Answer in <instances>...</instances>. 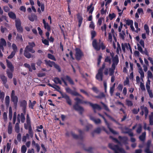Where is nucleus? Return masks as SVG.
<instances>
[{
    "mask_svg": "<svg viewBox=\"0 0 153 153\" xmlns=\"http://www.w3.org/2000/svg\"><path fill=\"white\" fill-rule=\"evenodd\" d=\"M92 126L91 124L88 125L85 127L86 131H88L89 129L91 128H92Z\"/></svg>",
    "mask_w": 153,
    "mask_h": 153,
    "instance_id": "60",
    "label": "nucleus"
},
{
    "mask_svg": "<svg viewBox=\"0 0 153 153\" xmlns=\"http://www.w3.org/2000/svg\"><path fill=\"white\" fill-rule=\"evenodd\" d=\"M0 77L1 79L2 80L3 83L4 84H6L7 82V77L5 76L4 75L2 74L0 75Z\"/></svg>",
    "mask_w": 153,
    "mask_h": 153,
    "instance_id": "20",
    "label": "nucleus"
},
{
    "mask_svg": "<svg viewBox=\"0 0 153 153\" xmlns=\"http://www.w3.org/2000/svg\"><path fill=\"white\" fill-rule=\"evenodd\" d=\"M144 28L146 30V33L149 34V27L147 25L145 24L144 26Z\"/></svg>",
    "mask_w": 153,
    "mask_h": 153,
    "instance_id": "47",
    "label": "nucleus"
},
{
    "mask_svg": "<svg viewBox=\"0 0 153 153\" xmlns=\"http://www.w3.org/2000/svg\"><path fill=\"white\" fill-rule=\"evenodd\" d=\"M8 132L9 134H10L12 132V126L10 122L9 123V125L7 128Z\"/></svg>",
    "mask_w": 153,
    "mask_h": 153,
    "instance_id": "33",
    "label": "nucleus"
},
{
    "mask_svg": "<svg viewBox=\"0 0 153 153\" xmlns=\"http://www.w3.org/2000/svg\"><path fill=\"white\" fill-rule=\"evenodd\" d=\"M126 104L128 106H131L133 105V103L131 101L127 100H126Z\"/></svg>",
    "mask_w": 153,
    "mask_h": 153,
    "instance_id": "58",
    "label": "nucleus"
},
{
    "mask_svg": "<svg viewBox=\"0 0 153 153\" xmlns=\"http://www.w3.org/2000/svg\"><path fill=\"white\" fill-rule=\"evenodd\" d=\"M65 79L69 82L72 85L74 84V81L68 75L66 76H65Z\"/></svg>",
    "mask_w": 153,
    "mask_h": 153,
    "instance_id": "26",
    "label": "nucleus"
},
{
    "mask_svg": "<svg viewBox=\"0 0 153 153\" xmlns=\"http://www.w3.org/2000/svg\"><path fill=\"white\" fill-rule=\"evenodd\" d=\"M76 54L75 55L76 59L78 60H79L81 57L83 56V54L81 50L79 48H76L75 49Z\"/></svg>",
    "mask_w": 153,
    "mask_h": 153,
    "instance_id": "3",
    "label": "nucleus"
},
{
    "mask_svg": "<svg viewBox=\"0 0 153 153\" xmlns=\"http://www.w3.org/2000/svg\"><path fill=\"white\" fill-rule=\"evenodd\" d=\"M151 143V141L149 140L148 141L145 150V152L146 153H152L153 152L150 150V147Z\"/></svg>",
    "mask_w": 153,
    "mask_h": 153,
    "instance_id": "6",
    "label": "nucleus"
},
{
    "mask_svg": "<svg viewBox=\"0 0 153 153\" xmlns=\"http://www.w3.org/2000/svg\"><path fill=\"white\" fill-rule=\"evenodd\" d=\"M11 101L13 102L14 106L16 108L18 102V98L15 95V92L14 90L12 91L11 96Z\"/></svg>",
    "mask_w": 153,
    "mask_h": 153,
    "instance_id": "2",
    "label": "nucleus"
},
{
    "mask_svg": "<svg viewBox=\"0 0 153 153\" xmlns=\"http://www.w3.org/2000/svg\"><path fill=\"white\" fill-rule=\"evenodd\" d=\"M101 128L100 127H98L94 130V132L97 134H99L101 133Z\"/></svg>",
    "mask_w": 153,
    "mask_h": 153,
    "instance_id": "43",
    "label": "nucleus"
},
{
    "mask_svg": "<svg viewBox=\"0 0 153 153\" xmlns=\"http://www.w3.org/2000/svg\"><path fill=\"white\" fill-rule=\"evenodd\" d=\"M62 97L65 98L66 101L70 105H72L71 101L69 97L65 94H62Z\"/></svg>",
    "mask_w": 153,
    "mask_h": 153,
    "instance_id": "10",
    "label": "nucleus"
},
{
    "mask_svg": "<svg viewBox=\"0 0 153 153\" xmlns=\"http://www.w3.org/2000/svg\"><path fill=\"white\" fill-rule=\"evenodd\" d=\"M16 27L21 26V22L20 20L19 19H16L15 21Z\"/></svg>",
    "mask_w": 153,
    "mask_h": 153,
    "instance_id": "41",
    "label": "nucleus"
},
{
    "mask_svg": "<svg viewBox=\"0 0 153 153\" xmlns=\"http://www.w3.org/2000/svg\"><path fill=\"white\" fill-rule=\"evenodd\" d=\"M74 100L76 101L75 103L76 104H82L83 101L82 100L80 99L78 97H76L74 99Z\"/></svg>",
    "mask_w": 153,
    "mask_h": 153,
    "instance_id": "32",
    "label": "nucleus"
},
{
    "mask_svg": "<svg viewBox=\"0 0 153 153\" xmlns=\"http://www.w3.org/2000/svg\"><path fill=\"white\" fill-rule=\"evenodd\" d=\"M15 131L16 133H18L19 132L20 127L19 123H16L15 127Z\"/></svg>",
    "mask_w": 153,
    "mask_h": 153,
    "instance_id": "31",
    "label": "nucleus"
},
{
    "mask_svg": "<svg viewBox=\"0 0 153 153\" xmlns=\"http://www.w3.org/2000/svg\"><path fill=\"white\" fill-rule=\"evenodd\" d=\"M5 103L7 107H8L10 104V97L8 96H6L5 98Z\"/></svg>",
    "mask_w": 153,
    "mask_h": 153,
    "instance_id": "29",
    "label": "nucleus"
},
{
    "mask_svg": "<svg viewBox=\"0 0 153 153\" xmlns=\"http://www.w3.org/2000/svg\"><path fill=\"white\" fill-rule=\"evenodd\" d=\"M54 85L56 86V88L55 89L57 91H58L60 93L62 96V94H63L61 91H59L60 88L59 86L56 85Z\"/></svg>",
    "mask_w": 153,
    "mask_h": 153,
    "instance_id": "52",
    "label": "nucleus"
},
{
    "mask_svg": "<svg viewBox=\"0 0 153 153\" xmlns=\"http://www.w3.org/2000/svg\"><path fill=\"white\" fill-rule=\"evenodd\" d=\"M53 66L56 68L60 72L61 71V70L59 66L58 65L56 64L55 62Z\"/></svg>",
    "mask_w": 153,
    "mask_h": 153,
    "instance_id": "62",
    "label": "nucleus"
},
{
    "mask_svg": "<svg viewBox=\"0 0 153 153\" xmlns=\"http://www.w3.org/2000/svg\"><path fill=\"white\" fill-rule=\"evenodd\" d=\"M92 45L94 48L97 51H99L100 48V46H98L97 43V41L94 39L92 42Z\"/></svg>",
    "mask_w": 153,
    "mask_h": 153,
    "instance_id": "14",
    "label": "nucleus"
},
{
    "mask_svg": "<svg viewBox=\"0 0 153 153\" xmlns=\"http://www.w3.org/2000/svg\"><path fill=\"white\" fill-rule=\"evenodd\" d=\"M8 15L9 17L13 19H15L16 18V16L15 13L12 12L8 13Z\"/></svg>",
    "mask_w": 153,
    "mask_h": 153,
    "instance_id": "30",
    "label": "nucleus"
},
{
    "mask_svg": "<svg viewBox=\"0 0 153 153\" xmlns=\"http://www.w3.org/2000/svg\"><path fill=\"white\" fill-rule=\"evenodd\" d=\"M146 134L145 132L143 133L139 137V139L141 141L144 142L146 139Z\"/></svg>",
    "mask_w": 153,
    "mask_h": 153,
    "instance_id": "19",
    "label": "nucleus"
},
{
    "mask_svg": "<svg viewBox=\"0 0 153 153\" xmlns=\"http://www.w3.org/2000/svg\"><path fill=\"white\" fill-rule=\"evenodd\" d=\"M29 52V51L25 50L24 53V54L25 56L28 59L31 57V55Z\"/></svg>",
    "mask_w": 153,
    "mask_h": 153,
    "instance_id": "24",
    "label": "nucleus"
},
{
    "mask_svg": "<svg viewBox=\"0 0 153 153\" xmlns=\"http://www.w3.org/2000/svg\"><path fill=\"white\" fill-rule=\"evenodd\" d=\"M119 138L120 141L125 144L128 143L127 141L128 140V138L126 137H122L120 136L119 137Z\"/></svg>",
    "mask_w": 153,
    "mask_h": 153,
    "instance_id": "13",
    "label": "nucleus"
},
{
    "mask_svg": "<svg viewBox=\"0 0 153 153\" xmlns=\"http://www.w3.org/2000/svg\"><path fill=\"white\" fill-rule=\"evenodd\" d=\"M29 20L32 22H33L35 20L37 19V16L35 14H32L31 16L28 17Z\"/></svg>",
    "mask_w": 153,
    "mask_h": 153,
    "instance_id": "28",
    "label": "nucleus"
},
{
    "mask_svg": "<svg viewBox=\"0 0 153 153\" xmlns=\"http://www.w3.org/2000/svg\"><path fill=\"white\" fill-rule=\"evenodd\" d=\"M90 119L93 121L96 124H100L101 123V120L100 119H96L94 117L91 115L89 116Z\"/></svg>",
    "mask_w": 153,
    "mask_h": 153,
    "instance_id": "9",
    "label": "nucleus"
},
{
    "mask_svg": "<svg viewBox=\"0 0 153 153\" xmlns=\"http://www.w3.org/2000/svg\"><path fill=\"white\" fill-rule=\"evenodd\" d=\"M8 77L10 79H11L13 77V74L12 73L9 72V71H7Z\"/></svg>",
    "mask_w": 153,
    "mask_h": 153,
    "instance_id": "57",
    "label": "nucleus"
},
{
    "mask_svg": "<svg viewBox=\"0 0 153 153\" xmlns=\"http://www.w3.org/2000/svg\"><path fill=\"white\" fill-rule=\"evenodd\" d=\"M4 96V94L3 92H0V99L1 100L2 102H3Z\"/></svg>",
    "mask_w": 153,
    "mask_h": 153,
    "instance_id": "48",
    "label": "nucleus"
},
{
    "mask_svg": "<svg viewBox=\"0 0 153 153\" xmlns=\"http://www.w3.org/2000/svg\"><path fill=\"white\" fill-rule=\"evenodd\" d=\"M149 124L151 125H153V112L151 113L149 116Z\"/></svg>",
    "mask_w": 153,
    "mask_h": 153,
    "instance_id": "21",
    "label": "nucleus"
},
{
    "mask_svg": "<svg viewBox=\"0 0 153 153\" xmlns=\"http://www.w3.org/2000/svg\"><path fill=\"white\" fill-rule=\"evenodd\" d=\"M53 81L56 84H59L61 85L62 84L61 81L58 77H55L53 79Z\"/></svg>",
    "mask_w": 153,
    "mask_h": 153,
    "instance_id": "34",
    "label": "nucleus"
},
{
    "mask_svg": "<svg viewBox=\"0 0 153 153\" xmlns=\"http://www.w3.org/2000/svg\"><path fill=\"white\" fill-rule=\"evenodd\" d=\"M12 47L13 49V52L16 53L17 50V48L16 45L14 44H13L12 45Z\"/></svg>",
    "mask_w": 153,
    "mask_h": 153,
    "instance_id": "51",
    "label": "nucleus"
},
{
    "mask_svg": "<svg viewBox=\"0 0 153 153\" xmlns=\"http://www.w3.org/2000/svg\"><path fill=\"white\" fill-rule=\"evenodd\" d=\"M79 132L80 133V135L79 136L76 134L75 133L72 132H71V134L74 138L75 139H78L79 138H80V139H82V137H81V134L82 133V131L81 130H79Z\"/></svg>",
    "mask_w": 153,
    "mask_h": 153,
    "instance_id": "12",
    "label": "nucleus"
},
{
    "mask_svg": "<svg viewBox=\"0 0 153 153\" xmlns=\"http://www.w3.org/2000/svg\"><path fill=\"white\" fill-rule=\"evenodd\" d=\"M77 17L78 20L79 22L78 26L79 27H80L82 23L83 19L82 18V16L80 15V14L79 13H78L77 14Z\"/></svg>",
    "mask_w": 153,
    "mask_h": 153,
    "instance_id": "15",
    "label": "nucleus"
},
{
    "mask_svg": "<svg viewBox=\"0 0 153 153\" xmlns=\"http://www.w3.org/2000/svg\"><path fill=\"white\" fill-rule=\"evenodd\" d=\"M137 49H138V50L141 53L143 54V49H142V48L140 46V45L138 44H137Z\"/></svg>",
    "mask_w": 153,
    "mask_h": 153,
    "instance_id": "59",
    "label": "nucleus"
},
{
    "mask_svg": "<svg viewBox=\"0 0 153 153\" xmlns=\"http://www.w3.org/2000/svg\"><path fill=\"white\" fill-rule=\"evenodd\" d=\"M103 72L98 71V72L97 74L96 78L99 81H102L103 79Z\"/></svg>",
    "mask_w": 153,
    "mask_h": 153,
    "instance_id": "8",
    "label": "nucleus"
},
{
    "mask_svg": "<svg viewBox=\"0 0 153 153\" xmlns=\"http://www.w3.org/2000/svg\"><path fill=\"white\" fill-rule=\"evenodd\" d=\"M29 133L30 135V137L31 138H32L33 136V132L32 131V130L31 128V126L29 125Z\"/></svg>",
    "mask_w": 153,
    "mask_h": 153,
    "instance_id": "38",
    "label": "nucleus"
},
{
    "mask_svg": "<svg viewBox=\"0 0 153 153\" xmlns=\"http://www.w3.org/2000/svg\"><path fill=\"white\" fill-rule=\"evenodd\" d=\"M17 31L19 32H22V31L23 29L21 26L16 27Z\"/></svg>",
    "mask_w": 153,
    "mask_h": 153,
    "instance_id": "64",
    "label": "nucleus"
},
{
    "mask_svg": "<svg viewBox=\"0 0 153 153\" xmlns=\"http://www.w3.org/2000/svg\"><path fill=\"white\" fill-rule=\"evenodd\" d=\"M71 94L74 96H79L80 97H81L82 99H84V98L81 95H80L76 92L73 91Z\"/></svg>",
    "mask_w": 153,
    "mask_h": 153,
    "instance_id": "46",
    "label": "nucleus"
},
{
    "mask_svg": "<svg viewBox=\"0 0 153 153\" xmlns=\"http://www.w3.org/2000/svg\"><path fill=\"white\" fill-rule=\"evenodd\" d=\"M48 57L50 59H51L54 61H56V59L54 56L51 54L48 53Z\"/></svg>",
    "mask_w": 153,
    "mask_h": 153,
    "instance_id": "42",
    "label": "nucleus"
},
{
    "mask_svg": "<svg viewBox=\"0 0 153 153\" xmlns=\"http://www.w3.org/2000/svg\"><path fill=\"white\" fill-rule=\"evenodd\" d=\"M21 122L23 123L24 122L25 120V116L23 113H21Z\"/></svg>",
    "mask_w": 153,
    "mask_h": 153,
    "instance_id": "55",
    "label": "nucleus"
},
{
    "mask_svg": "<svg viewBox=\"0 0 153 153\" xmlns=\"http://www.w3.org/2000/svg\"><path fill=\"white\" fill-rule=\"evenodd\" d=\"M91 38L93 39L96 36V32L94 30H92L91 31Z\"/></svg>",
    "mask_w": 153,
    "mask_h": 153,
    "instance_id": "50",
    "label": "nucleus"
},
{
    "mask_svg": "<svg viewBox=\"0 0 153 153\" xmlns=\"http://www.w3.org/2000/svg\"><path fill=\"white\" fill-rule=\"evenodd\" d=\"M138 69V72L140 74L141 76V78H142V79L143 80V78L144 76V73L143 72L142 68H139Z\"/></svg>",
    "mask_w": 153,
    "mask_h": 153,
    "instance_id": "35",
    "label": "nucleus"
},
{
    "mask_svg": "<svg viewBox=\"0 0 153 153\" xmlns=\"http://www.w3.org/2000/svg\"><path fill=\"white\" fill-rule=\"evenodd\" d=\"M27 148L26 146L23 145L22 146L21 149V152L22 153H25L26 151Z\"/></svg>",
    "mask_w": 153,
    "mask_h": 153,
    "instance_id": "39",
    "label": "nucleus"
},
{
    "mask_svg": "<svg viewBox=\"0 0 153 153\" xmlns=\"http://www.w3.org/2000/svg\"><path fill=\"white\" fill-rule=\"evenodd\" d=\"M126 23L128 25H131L133 24V21L132 20H127L126 21Z\"/></svg>",
    "mask_w": 153,
    "mask_h": 153,
    "instance_id": "56",
    "label": "nucleus"
},
{
    "mask_svg": "<svg viewBox=\"0 0 153 153\" xmlns=\"http://www.w3.org/2000/svg\"><path fill=\"white\" fill-rule=\"evenodd\" d=\"M6 42L4 39L1 38L0 40V48L2 51L4 50V46L6 45Z\"/></svg>",
    "mask_w": 153,
    "mask_h": 153,
    "instance_id": "11",
    "label": "nucleus"
},
{
    "mask_svg": "<svg viewBox=\"0 0 153 153\" xmlns=\"http://www.w3.org/2000/svg\"><path fill=\"white\" fill-rule=\"evenodd\" d=\"M42 42L45 44V45H49V42L48 40H47L46 39H42Z\"/></svg>",
    "mask_w": 153,
    "mask_h": 153,
    "instance_id": "63",
    "label": "nucleus"
},
{
    "mask_svg": "<svg viewBox=\"0 0 153 153\" xmlns=\"http://www.w3.org/2000/svg\"><path fill=\"white\" fill-rule=\"evenodd\" d=\"M25 50L32 53H34L35 52V51L33 49L32 47L29 46L28 45L26 47Z\"/></svg>",
    "mask_w": 153,
    "mask_h": 153,
    "instance_id": "18",
    "label": "nucleus"
},
{
    "mask_svg": "<svg viewBox=\"0 0 153 153\" xmlns=\"http://www.w3.org/2000/svg\"><path fill=\"white\" fill-rule=\"evenodd\" d=\"M113 67L114 68H113L112 66H111V68H110L109 70V75L111 76H113V75L114 73V70L115 68V67Z\"/></svg>",
    "mask_w": 153,
    "mask_h": 153,
    "instance_id": "27",
    "label": "nucleus"
},
{
    "mask_svg": "<svg viewBox=\"0 0 153 153\" xmlns=\"http://www.w3.org/2000/svg\"><path fill=\"white\" fill-rule=\"evenodd\" d=\"M45 61L47 65L51 67L53 66L54 64L55 63L54 62L51 61L50 60L47 61L46 60H45Z\"/></svg>",
    "mask_w": 153,
    "mask_h": 153,
    "instance_id": "23",
    "label": "nucleus"
},
{
    "mask_svg": "<svg viewBox=\"0 0 153 153\" xmlns=\"http://www.w3.org/2000/svg\"><path fill=\"white\" fill-rule=\"evenodd\" d=\"M65 79L69 82L72 85L74 84V81L68 75L66 76H65Z\"/></svg>",
    "mask_w": 153,
    "mask_h": 153,
    "instance_id": "25",
    "label": "nucleus"
},
{
    "mask_svg": "<svg viewBox=\"0 0 153 153\" xmlns=\"http://www.w3.org/2000/svg\"><path fill=\"white\" fill-rule=\"evenodd\" d=\"M16 53L12 51L11 54L8 56L7 58L9 59H11L13 58V57L15 55Z\"/></svg>",
    "mask_w": 153,
    "mask_h": 153,
    "instance_id": "61",
    "label": "nucleus"
},
{
    "mask_svg": "<svg viewBox=\"0 0 153 153\" xmlns=\"http://www.w3.org/2000/svg\"><path fill=\"white\" fill-rule=\"evenodd\" d=\"M26 121L27 123L28 126L31 125L30 119L28 114H27Z\"/></svg>",
    "mask_w": 153,
    "mask_h": 153,
    "instance_id": "45",
    "label": "nucleus"
},
{
    "mask_svg": "<svg viewBox=\"0 0 153 153\" xmlns=\"http://www.w3.org/2000/svg\"><path fill=\"white\" fill-rule=\"evenodd\" d=\"M91 107L94 110L97 109L99 110H100L102 109L101 107L99 105L97 104H94L92 103Z\"/></svg>",
    "mask_w": 153,
    "mask_h": 153,
    "instance_id": "16",
    "label": "nucleus"
},
{
    "mask_svg": "<svg viewBox=\"0 0 153 153\" xmlns=\"http://www.w3.org/2000/svg\"><path fill=\"white\" fill-rule=\"evenodd\" d=\"M144 109L145 114V118L146 119L148 116V115L149 113V111L147 107H145V108H144Z\"/></svg>",
    "mask_w": 153,
    "mask_h": 153,
    "instance_id": "44",
    "label": "nucleus"
},
{
    "mask_svg": "<svg viewBox=\"0 0 153 153\" xmlns=\"http://www.w3.org/2000/svg\"><path fill=\"white\" fill-rule=\"evenodd\" d=\"M109 148L113 150L114 153H126L125 151L122 148L120 147L118 145H115L113 143H109L108 144Z\"/></svg>",
    "mask_w": 153,
    "mask_h": 153,
    "instance_id": "1",
    "label": "nucleus"
},
{
    "mask_svg": "<svg viewBox=\"0 0 153 153\" xmlns=\"http://www.w3.org/2000/svg\"><path fill=\"white\" fill-rule=\"evenodd\" d=\"M6 61L7 67L10 69V70L12 71H13V70L14 67L12 63L7 59Z\"/></svg>",
    "mask_w": 153,
    "mask_h": 153,
    "instance_id": "17",
    "label": "nucleus"
},
{
    "mask_svg": "<svg viewBox=\"0 0 153 153\" xmlns=\"http://www.w3.org/2000/svg\"><path fill=\"white\" fill-rule=\"evenodd\" d=\"M126 35L124 31L123 30L121 33H120V38L124 40L125 39V36Z\"/></svg>",
    "mask_w": 153,
    "mask_h": 153,
    "instance_id": "40",
    "label": "nucleus"
},
{
    "mask_svg": "<svg viewBox=\"0 0 153 153\" xmlns=\"http://www.w3.org/2000/svg\"><path fill=\"white\" fill-rule=\"evenodd\" d=\"M113 63L111 65L113 68V67H115L117 65L119 62L118 56L117 55H116L115 56L112 58Z\"/></svg>",
    "mask_w": 153,
    "mask_h": 153,
    "instance_id": "7",
    "label": "nucleus"
},
{
    "mask_svg": "<svg viewBox=\"0 0 153 153\" xmlns=\"http://www.w3.org/2000/svg\"><path fill=\"white\" fill-rule=\"evenodd\" d=\"M108 16L111 20H112L113 18L116 17V15L114 13L112 14H109Z\"/></svg>",
    "mask_w": 153,
    "mask_h": 153,
    "instance_id": "49",
    "label": "nucleus"
},
{
    "mask_svg": "<svg viewBox=\"0 0 153 153\" xmlns=\"http://www.w3.org/2000/svg\"><path fill=\"white\" fill-rule=\"evenodd\" d=\"M73 108L75 110L79 111L80 114H82L84 111L83 108L79 104H75L73 105Z\"/></svg>",
    "mask_w": 153,
    "mask_h": 153,
    "instance_id": "4",
    "label": "nucleus"
},
{
    "mask_svg": "<svg viewBox=\"0 0 153 153\" xmlns=\"http://www.w3.org/2000/svg\"><path fill=\"white\" fill-rule=\"evenodd\" d=\"M121 46L122 50L124 52H125V48H126L127 49H128V48H129L131 53H132L131 48L130 46V45L129 43H128L127 44L126 43L124 44L122 43Z\"/></svg>",
    "mask_w": 153,
    "mask_h": 153,
    "instance_id": "5",
    "label": "nucleus"
},
{
    "mask_svg": "<svg viewBox=\"0 0 153 153\" xmlns=\"http://www.w3.org/2000/svg\"><path fill=\"white\" fill-rule=\"evenodd\" d=\"M44 27L45 29H47L48 31H49L51 30L50 27L48 25V23H47L46 24L44 25Z\"/></svg>",
    "mask_w": 153,
    "mask_h": 153,
    "instance_id": "54",
    "label": "nucleus"
},
{
    "mask_svg": "<svg viewBox=\"0 0 153 153\" xmlns=\"http://www.w3.org/2000/svg\"><path fill=\"white\" fill-rule=\"evenodd\" d=\"M27 105V102L25 100H23L21 102L20 105L21 106H22L23 108L24 111H25V109L26 108Z\"/></svg>",
    "mask_w": 153,
    "mask_h": 153,
    "instance_id": "22",
    "label": "nucleus"
},
{
    "mask_svg": "<svg viewBox=\"0 0 153 153\" xmlns=\"http://www.w3.org/2000/svg\"><path fill=\"white\" fill-rule=\"evenodd\" d=\"M12 117V111L11 107H10L9 110V118L11 120Z\"/></svg>",
    "mask_w": 153,
    "mask_h": 153,
    "instance_id": "37",
    "label": "nucleus"
},
{
    "mask_svg": "<svg viewBox=\"0 0 153 153\" xmlns=\"http://www.w3.org/2000/svg\"><path fill=\"white\" fill-rule=\"evenodd\" d=\"M25 66L28 68L29 71L32 72V69L31 68L30 65L28 64L25 63L24 64Z\"/></svg>",
    "mask_w": 153,
    "mask_h": 153,
    "instance_id": "53",
    "label": "nucleus"
},
{
    "mask_svg": "<svg viewBox=\"0 0 153 153\" xmlns=\"http://www.w3.org/2000/svg\"><path fill=\"white\" fill-rule=\"evenodd\" d=\"M92 4H91L90 5L87 7V11H88L90 9L89 11V13H92L94 10V7H92Z\"/></svg>",
    "mask_w": 153,
    "mask_h": 153,
    "instance_id": "36",
    "label": "nucleus"
}]
</instances>
